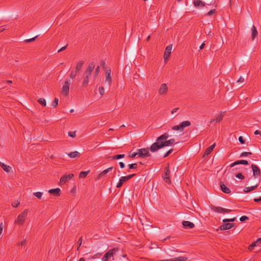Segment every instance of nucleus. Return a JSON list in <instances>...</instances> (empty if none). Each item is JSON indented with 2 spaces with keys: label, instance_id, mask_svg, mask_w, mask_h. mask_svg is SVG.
Masks as SVG:
<instances>
[{
  "label": "nucleus",
  "instance_id": "nucleus-1",
  "mask_svg": "<svg viewBox=\"0 0 261 261\" xmlns=\"http://www.w3.org/2000/svg\"><path fill=\"white\" fill-rule=\"evenodd\" d=\"M169 137L168 133H165L157 138L156 142L153 143L150 147V151L154 152L164 147L171 146L174 144L175 142L174 139H170L167 140Z\"/></svg>",
  "mask_w": 261,
  "mask_h": 261
},
{
  "label": "nucleus",
  "instance_id": "nucleus-2",
  "mask_svg": "<svg viewBox=\"0 0 261 261\" xmlns=\"http://www.w3.org/2000/svg\"><path fill=\"white\" fill-rule=\"evenodd\" d=\"M95 67V63L94 62L90 63L88 66L87 68L85 71V77L83 82L82 85L83 87H87L89 83V78L91 76V73L93 71V69Z\"/></svg>",
  "mask_w": 261,
  "mask_h": 261
},
{
  "label": "nucleus",
  "instance_id": "nucleus-3",
  "mask_svg": "<svg viewBox=\"0 0 261 261\" xmlns=\"http://www.w3.org/2000/svg\"><path fill=\"white\" fill-rule=\"evenodd\" d=\"M29 210L28 209H25L23 211H22L17 217V218L15 220L14 223L16 224H18L19 225H23L25 222V219L27 217L28 213Z\"/></svg>",
  "mask_w": 261,
  "mask_h": 261
},
{
  "label": "nucleus",
  "instance_id": "nucleus-4",
  "mask_svg": "<svg viewBox=\"0 0 261 261\" xmlns=\"http://www.w3.org/2000/svg\"><path fill=\"white\" fill-rule=\"evenodd\" d=\"M191 125V122L189 121H185L181 122L179 125L173 126L172 129L174 130L182 131L187 126Z\"/></svg>",
  "mask_w": 261,
  "mask_h": 261
},
{
  "label": "nucleus",
  "instance_id": "nucleus-5",
  "mask_svg": "<svg viewBox=\"0 0 261 261\" xmlns=\"http://www.w3.org/2000/svg\"><path fill=\"white\" fill-rule=\"evenodd\" d=\"M150 148H141L137 149V153L139 157L141 158H144L146 157L150 156V153L149 152Z\"/></svg>",
  "mask_w": 261,
  "mask_h": 261
},
{
  "label": "nucleus",
  "instance_id": "nucleus-6",
  "mask_svg": "<svg viewBox=\"0 0 261 261\" xmlns=\"http://www.w3.org/2000/svg\"><path fill=\"white\" fill-rule=\"evenodd\" d=\"M251 168L252 169L253 176H254V178L255 179H257V180L258 179H260V176L261 171H260L259 168L256 165L252 164Z\"/></svg>",
  "mask_w": 261,
  "mask_h": 261
},
{
  "label": "nucleus",
  "instance_id": "nucleus-7",
  "mask_svg": "<svg viewBox=\"0 0 261 261\" xmlns=\"http://www.w3.org/2000/svg\"><path fill=\"white\" fill-rule=\"evenodd\" d=\"M170 171L169 169V165H168L167 167L165 168L164 174L163 175V178L166 182L168 184L171 183V180L170 179Z\"/></svg>",
  "mask_w": 261,
  "mask_h": 261
},
{
  "label": "nucleus",
  "instance_id": "nucleus-8",
  "mask_svg": "<svg viewBox=\"0 0 261 261\" xmlns=\"http://www.w3.org/2000/svg\"><path fill=\"white\" fill-rule=\"evenodd\" d=\"M73 177L74 174L73 173H70L68 175H64L60 178V184L61 185H64L66 182L68 181Z\"/></svg>",
  "mask_w": 261,
  "mask_h": 261
},
{
  "label": "nucleus",
  "instance_id": "nucleus-9",
  "mask_svg": "<svg viewBox=\"0 0 261 261\" xmlns=\"http://www.w3.org/2000/svg\"><path fill=\"white\" fill-rule=\"evenodd\" d=\"M212 210L218 213H229L231 212V210L223 208L220 206H213Z\"/></svg>",
  "mask_w": 261,
  "mask_h": 261
},
{
  "label": "nucleus",
  "instance_id": "nucleus-10",
  "mask_svg": "<svg viewBox=\"0 0 261 261\" xmlns=\"http://www.w3.org/2000/svg\"><path fill=\"white\" fill-rule=\"evenodd\" d=\"M172 48V44H170L166 47L165 51L164 52V59L165 62H166L167 60H168V59L171 55V53Z\"/></svg>",
  "mask_w": 261,
  "mask_h": 261
},
{
  "label": "nucleus",
  "instance_id": "nucleus-11",
  "mask_svg": "<svg viewBox=\"0 0 261 261\" xmlns=\"http://www.w3.org/2000/svg\"><path fill=\"white\" fill-rule=\"evenodd\" d=\"M105 84L110 87L112 84V77L111 76V69L107 70L106 73Z\"/></svg>",
  "mask_w": 261,
  "mask_h": 261
},
{
  "label": "nucleus",
  "instance_id": "nucleus-12",
  "mask_svg": "<svg viewBox=\"0 0 261 261\" xmlns=\"http://www.w3.org/2000/svg\"><path fill=\"white\" fill-rule=\"evenodd\" d=\"M168 90V87L166 84H162L159 89V94L164 95L167 94Z\"/></svg>",
  "mask_w": 261,
  "mask_h": 261
},
{
  "label": "nucleus",
  "instance_id": "nucleus-13",
  "mask_svg": "<svg viewBox=\"0 0 261 261\" xmlns=\"http://www.w3.org/2000/svg\"><path fill=\"white\" fill-rule=\"evenodd\" d=\"M70 80L67 81L65 82L64 85L63 86L62 91L65 95L67 96L69 92V86L70 85Z\"/></svg>",
  "mask_w": 261,
  "mask_h": 261
},
{
  "label": "nucleus",
  "instance_id": "nucleus-14",
  "mask_svg": "<svg viewBox=\"0 0 261 261\" xmlns=\"http://www.w3.org/2000/svg\"><path fill=\"white\" fill-rule=\"evenodd\" d=\"M114 249L109 250L108 252H107L104 255L103 257L102 258V261H108L109 259L113 256L114 254Z\"/></svg>",
  "mask_w": 261,
  "mask_h": 261
},
{
  "label": "nucleus",
  "instance_id": "nucleus-15",
  "mask_svg": "<svg viewBox=\"0 0 261 261\" xmlns=\"http://www.w3.org/2000/svg\"><path fill=\"white\" fill-rule=\"evenodd\" d=\"M234 226L233 223H224V224L219 226V229L221 230H228Z\"/></svg>",
  "mask_w": 261,
  "mask_h": 261
},
{
  "label": "nucleus",
  "instance_id": "nucleus-16",
  "mask_svg": "<svg viewBox=\"0 0 261 261\" xmlns=\"http://www.w3.org/2000/svg\"><path fill=\"white\" fill-rule=\"evenodd\" d=\"M113 168V167H110L107 168V169L101 172L97 176V179L99 180V179H101V178L106 176L109 172L112 170Z\"/></svg>",
  "mask_w": 261,
  "mask_h": 261
},
{
  "label": "nucleus",
  "instance_id": "nucleus-17",
  "mask_svg": "<svg viewBox=\"0 0 261 261\" xmlns=\"http://www.w3.org/2000/svg\"><path fill=\"white\" fill-rule=\"evenodd\" d=\"M260 179H258V181L256 182L255 185L251 186L249 187H245L243 190L244 192L245 193H247L252 191L255 190L257 188V187H258L259 183L260 182Z\"/></svg>",
  "mask_w": 261,
  "mask_h": 261
},
{
  "label": "nucleus",
  "instance_id": "nucleus-18",
  "mask_svg": "<svg viewBox=\"0 0 261 261\" xmlns=\"http://www.w3.org/2000/svg\"><path fill=\"white\" fill-rule=\"evenodd\" d=\"M183 227L185 229H191L194 227L195 225L193 223L188 221H184L182 222Z\"/></svg>",
  "mask_w": 261,
  "mask_h": 261
},
{
  "label": "nucleus",
  "instance_id": "nucleus-19",
  "mask_svg": "<svg viewBox=\"0 0 261 261\" xmlns=\"http://www.w3.org/2000/svg\"><path fill=\"white\" fill-rule=\"evenodd\" d=\"M223 117L224 116L223 115V112H221L216 119H212L211 120L210 122V124L213 122H220L222 120Z\"/></svg>",
  "mask_w": 261,
  "mask_h": 261
},
{
  "label": "nucleus",
  "instance_id": "nucleus-20",
  "mask_svg": "<svg viewBox=\"0 0 261 261\" xmlns=\"http://www.w3.org/2000/svg\"><path fill=\"white\" fill-rule=\"evenodd\" d=\"M239 164H243V165H248V162L246 160H238V161H237L233 162V163L229 165V167H233L234 166L239 165Z\"/></svg>",
  "mask_w": 261,
  "mask_h": 261
},
{
  "label": "nucleus",
  "instance_id": "nucleus-21",
  "mask_svg": "<svg viewBox=\"0 0 261 261\" xmlns=\"http://www.w3.org/2000/svg\"><path fill=\"white\" fill-rule=\"evenodd\" d=\"M194 6L198 8L200 6L201 7H204L206 5V4L205 2H202L201 0H194L193 2Z\"/></svg>",
  "mask_w": 261,
  "mask_h": 261
},
{
  "label": "nucleus",
  "instance_id": "nucleus-22",
  "mask_svg": "<svg viewBox=\"0 0 261 261\" xmlns=\"http://www.w3.org/2000/svg\"><path fill=\"white\" fill-rule=\"evenodd\" d=\"M49 193L55 195V196H60V192L61 190L60 188H56V189H52L48 191Z\"/></svg>",
  "mask_w": 261,
  "mask_h": 261
},
{
  "label": "nucleus",
  "instance_id": "nucleus-23",
  "mask_svg": "<svg viewBox=\"0 0 261 261\" xmlns=\"http://www.w3.org/2000/svg\"><path fill=\"white\" fill-rule=\"evenodd\" d=\"M128 180L127 179L126 176H122L120 178L119 180V181L116 186V187L117 188H120L122 187L123 184L127 181Z\"/></svg>",
  "mask_w": 261,
  "mask_h": 261
},
{
  "label": "nucleus",
  "instance_id": "nucleus-24",
  "mask_svg": "<svg viewBox=\"0 0 261 261\" xmlns=\"http://www.w3.org/2000/svg\"><path fill=\"white\" fill-rule=\"evenodd\" d=\"M220 187L221 190L225 193L229 194L231 191L222 182H220Z\"/></svg>",
  "mask_w": 261,
  "mask_h": 261
},
{
  "label": "nucleus",
  "instance_id": "nucleus-25",
  "mask_svg": "<svg viewBox=\"0 0 261 261\" xmlns=\"http://www.w3.org/2000/svg\"><path fill=\"white\" fill-rule=\"evenodd\" d=\"M259 244H261V238L258 239L255 242H252V243L248 247L249 250H252L253 248Z\"/></svg>",
  "mask_w": 261,
  "mask_h": 261
},
{
  "label": "nucleus",
  "instance_id": "nucleus-26",
  "mask_svg": "<svg viewBox=\"0 0 261 261\" xmlns=\"http://www.w3.org/2000/svg\"><path fill=\"white\" fill-rule=\"evenodd\" d=\"M216 146V144L214 143L211 146H209L206 149L204 153V156L208 155L209 154H210L212 151L213 150L215 146Z\"/></svg>",
  "mask_w": 261,
  "mask_h": 261
},
{
  "label": "nucleus",
  "instance_id": "nucleus-27",
  "mask_svg": "<svg viewBox=\"0 0 261 261\" xmlns=\"http://www.w3.org/2000/svg\"><path fill=\"white\" fill-rule=\"evenodd\" d=\"M0 166L7 173L9 172L11 169V167L10 166L7 165L1 162H0Z\"/></svg>",
  "mask_w": 261,
  "mask_h": 261
},
{
  "label": "nucleus",
  "instance_id": "nucleus-28",
  "mask_svg": "<svg viewBox=\"0 0 261 261\" xmlns=\"http://www.w3.org/2000/svg\"><path fill=\"white\" fill-rule=\"evenodd\" d=\"M251 38L254 40L258 34L257 31L254 25H253L251 28Z\"/></svg>",
  "mask_w": 261,
  "mask_h": 261
},
{
  "label": "nucleus",
  "instance_id": "nucleus-29",
  "mask_svg": "<svg viewBox=\"0 0 261 261\" xmlns=\"http://www.w3.org/2000/svg\"><path fill=\"white\" fill-rule=\"evenodd\" d=\"M68 155L70 158H75L80 156V153L77 151L71 152L68 154Z\"/></svg>",
  "mask_w": 261,
  "mask_h": 261
},
{
  "label": "nucleus",
  "instance_id": "nucleus-30",
  "mask_svg": "<svg viewBox=\"0 0 261 261\" xmlns=\"http://www.w3.org/2000/svg\"><path fill=\"white\" fill-rule=\"evenodd\" d=\"M83 64L84 62L83 61H79V62H77L75 68V71L77 72H78L81 70Z\"/></svg>",
  "mask_w": 261,
  "mask_h": 261
},
{
  "label": "nucleus",
  "instance_id": "nucleus-31",
  "mask_svg": "<svg viewBox=\"0 0 261 261\" xmlns=\"http://www.w3.org/2000/svg\"><path fill=\"white\" fill-rule=\"evenodd\" d=\"M89 172L90 170L81 172L79 174V178L86 177Z\"/></svg>",
  "mask_w": 261,
  "mask_h": 261
},
{
  "label": "nucleus",
  "instance_id": "nucleus-32",
  "mask_svg": "<svg viewBox=\"0 0 261 261\" xmlns=\"http://www.w3.org/2000/svg\"><path fill=\"white\" fill-rule=\"evenodd\" d=\"M125 156V155L124 154H117L115 155H114L112 157V160H117L123 158Z\"/></svg>",
  "mask_w": 261,
  "mask_h": 261
},
{
  "label": "nucleus",
  "instance_id": "nucleus-33",
  "mask_svg": "<svg viewBox=\"0 0 261 261\" xmlns=\"http://www.w3.org/2000/svg\"><path fill=\"white\" fill-rule=\"evenodd\" d=\"M38 102L42 106L44 107L46 106V100L43 98H40L38 99Z\"/></svg>",
  "mask_w": 261,
  "mask_h": 261
},
{
  "label": "nucleus",
  "instance_id": "nucleus-34",
  "mask_svg": "<svg viewBox=\"0 0 261 261\" xmlns=\"http://www.w3.org/2000/svg\"><path fill=\"white\" fill-rule=\"evenodd\" d=\"M33 195L36 196L38 199H41L43 195V193L40 192H34Z\"/></svg>",
  "mask_w": 261,
  "mask_h": 261
},
{
  "label": "nucleus",
  "instance_id": "nucleus-35",
  "mask_svg": "<svg viewBox=\"0 0 261 261\" xmlns=\"http://www.w3.org/2000/svg\"><path fill=\"white\" fill-rule=\"evenodd\" d=\"M129 169H136L138 167V164L137 163H133L131 164H129L128 165Z\"/></svg>",
  "mask_w": 261,
  "mask_h": 261
},
{
  "label": "nucleus",
  "instance_id": "nucleus-36",
  "mask_svg": "<svg viewBox=\"0 0 261 261\" xmlns=\"http://www.w3.org/2000/svg\"><path fill=\"white\" fill-rule=\"evenodd\" d=\"M58 101H59L58 98H57L56 97L55 98L54 100V101H53V102L52 103V106H53V108H56L58 106Z\"/></svg>",
  "mask_w": 261,
  "mask_h": 261
},
{
  "label": "nucleus",
  "instance_id": "nucleus-37",
  "mask_svg": "<svg viewBox=\"0 0 261 261\" xmlns=\"http://www.w3.org/2000/svg\"><path fill=\"white\" fill-rule=\"evenodd\" d=\"M77 73L76 71H72L70 74V79L73 80L75 77Z\"/></svg>",
  "mask_w": 261,
  "mask_h": 261
},
{
  "label": "nucleus",
  "instance_id": "nucleus-38",
  "mask_svg": "<svg viewBox=\"0 0 261 261\" xmlns=\"http://www.w3.org/2000/svg\"><path fill=\"white\" fill-rule=\"evenodd\" d=\"M236 220V218H233L231 219H225L223 220V222L224 223L226 222H234Z\"/></svg>",
  "mask_w": 261,
  "mask_h": 261
},
{
  "label": "nucleus",
  "instance_id": "nucleus-39",
  "mask_svg": "<svg viewBox=\"0 0 261 261\" xmlns=\"http://www.w3.org/2000/svg\"><path fill=\"white\" fill-rule=\"evenodd\" d=\"M68 135L69 137H71L72 138H74L76 136V132L75 131H74V132L69 131L68 133Z\"/></svg>",
  "mask_w": 261,
  "mask_h": 261
},
{
  "label": "nucleus",
  "instance_id": "nucleus-40",
  "mask_svg": "<svg viewBox=\"0 0 261 261\" xmlns=\"http://www.w3.org/2000/svg\"><path fill=\"white\" fill-rule=\"evenodd\" d=\"M138 155L137 152H132V151H130L128 154V156L131 158H134L136 156Z\"/></svg>",
  "mask_w": 261,
  "mask_h": 261
},
{
  "label": "nucleus",
  "instance_id": "nucleus-41",
  "mask_svg": "<svg viewBox=\"0 0 261 261\" xmlns=\"http://www.w3.org/2000/svg\"><path fill=\"white\" fill-rule=\"evenodd\" d=\"M252 153L250 152H243L240 154V157L247 156L248 155L251 154Z\"/></svg>",
  "mask_w": 261,
  "mask_h": 261
},
{
  "label": "nucleus",
  "instance_id": "nucleus-42",
  "mask_svg": "<svg viewBox=\"0 0 261 261\" xmlns=\"http://www.w3.org/2000/svg\"><path fill=\"white\" fill-rule=\"evenodd\" d=\"M216 10L215 9H212L206 13V15L211 16V15L215 14L216 13Z\"/></svg>",
  "mask_w": 261,
  "mask_h": 261
},
{
  "label": "nucleus",
  "instance_id": "nucleus-43",
  "mask_svg": "<svg viewBox=\"0 0 261 261\" xmlns=\"http://www.w3.org/2000/svg\"><path fill=\"white\" fill-rule=\"evenodd\" d=\"M173 151V149H171L169 150L168 151H167L164 155V158H166L170 154H171Z\"/></svg>",
  "mask_w": 261,
  "mask_h": 261
},
{
  "label": "nucleus",
  "instance_id": "nucleus-44",
  "mask_svg": "<svg viewBox=\"0 0 261 261\" xmlns=\"http://www.w3.org/2000/svg\"><path fill=\"white\" fill-rule=\"evenodd\" d=\"M236 177L240 179H243L244 178V176L241 173H237Z\"/></svg>",
  "mask_w": 261,
  "mask_h": 261
},
{
  "label": "nucleus",
  "instance_id": "nucleus-45",
  "mask_svg": "<svg viewBox=\"0 0 261 261\" xmlns=\"http://www.w3.org/2000/svg\"><path fill=\"white\" fill-rule=\"evenodd\" d=\"M37 37H38V36H36L32 38L25 40L24 42L26 43H29V42H32L33 41H34L36 39V38H37Z\"/></svg>",
  "mask_w": 261,
  "mask_h": 261
},
{
  "label": "nucleus",
  "instance_id": "nucleus-46",
  "mask_svg": "<svg viewBox=\"0 0 261 261\" xmlns=\"http://www.w3.org/2000/svg\"><path fill=\"white\" fill-rule=\"evenodd\" d=\"M99 70H100L99 66H97V67L95 69V72H94V76L95 77H97V76L98 75L99 72Z\"/></svg>",
  "mask_w": 261,
  "mask_h": 261
},
{
  "label": "nucleus",
  "instance_id": "nucleus-47",
  "mask_svg": "<svg viewBox=\"0 0 261 261\" xmlns=\"http://www.w3.org/2000/svg\"><path fill=\"white\" fill-rule=\"evenodd\" d=\"M99 92L101 95H103L105 94V89L103 87H100L99 88Z\"/></svg>",
  "mask_w": 261,
  "mask_h": 261
},
{
  "label": "nucleus",
  "instance_id": "nucleus-48",
  "mask_svg": "<svg viewBox=\"0 0 261 261\" xmlns=\"http://www.w3.org/2000/svg\"><path fill=\"white\" fill-rule=\"evenodd\" d=\"M248 219H249V218L246 216H243L241 217V218H240V220L242 222H243L245 220H247Z\"/></svg>",
  "mask_w": 261,
  "mask_h": 261
},
{
  "label": "nucleus",
  "instance_id": "nucleus-49",
  "mask_svg": "<svg viewBox=\"0 0 261 261\" xmlns=\"http://www.w3.org/2000/svg\"><path fill=\"white\" fill-rule=\"evenodd\" d=\"M82 237H81L78 242H77V244L79 245L78 247H77V250H79V248L80 247V246H81L82 245Z\"/></svg>",
  "mask_w": 261,
  "mask_h": 261
},
{
  "label": "nucleus",
  "instance_id": "nucleus-50",
  "mask_svg": "<svg viewBox=\"0 0 261 261\" xmlns=\"http://www.w3.org/2000/svg\"><path fill=\"white\" fill-rule=\"evenodd\" d=\"M239 141L241 144H244L245 143V140L242 136L239 137Z\"/></svg>",
  "mask_w": 261,
  "mask_h": 261
},
{
  "label": "nucleus",
  "instance_id": "nucleus-51",
  "mask_svg": "<svg viewBox=\"0 0 261 261\" xmlns=\"http://www.w3.org/2000/svg\"><path fill=\"white\" fill-rule=\"evenodd\" d=\"M135 175H136V174H133L128 175H127L125 176H126L127 179L128 180L130 179H131L132 178H133L134 176H135Z\"/></svg>",
  "mask_w": 261,
  "mask_h": 261
},
{
  "label": "nucleus",
  "instance_id": "nucleus-52",
  "mask_svg": "<svg viewBox=\"0 0 261 261\" xmlns=\"http://www.w3.org/2000/svg\"><path fill=\"white\" fill-rule=\"evenodd\" d=\"M19 204V202H18V201L17 202H13L12 203V205L14 207H17L18 205Z\"/></svg>",
  "mask_w": 261,
  "mask_h": 261
},
{
  "label": "nucleus",
  "instance_id": "nucleus-53",
  "mask_svg": "<svg viewBox=\"0 0 261 261\" xmlns=\"http://www.w3.org/2000/svg\"><path fill=\"white\" fill-rule=\"evenodd\" d=\"M3 227V223L1 222L0 224V234L2 233Z\"/></svg>",
  "mask_w": 261,
  "mask_h": 261
},
{
  "label": "nucleus",
  "instance_id": "nucleus-54",
  "mask_svg": "<svg viewBox=\"0 0 261 261\" xmlns=\"http://www.w3.org/2000/svg\"><path fill=\"white\" fill-rule=\"evenodd\" d=\"M119 164L120 165V167L121 168H124V167H125V165L124 164V163L122 162H120L119 163Z\"/></svg>",
  "mask_w": 261,
  "mask_h": 261
},
{
  "label": "nucleus",
  "instance_id": "nucleus-55",
  "mask_svg": "<svg viewBox=\"0 0 261 261\" xmlns=\"http://www.w3.org/2000/svg\"><path fill=\"white\" fill-rule=\"evenodd\" d=\"M244 81V79L243 77H242V76H241L239 79L237 81V82L238 83H239V82H243Z\"/></svg>",
  "mask_w": 261,
  "mask_h": 261
},
{
  "label": "nucleus",
  "instance_id": "nucleus-56",
  "mask_svg": "<svg viewBox=\"0 0 261 261\" xmlns=\"http://www.w3.org/2000/svg\"><path fill=\"white\" fill-rule=\"evenodd\" d=\"M67 46V45H65V46H64L62 47L61 49H60L58 50V52H60V51H63V50H64L66 48Z\"/></svg>",
  "mask_w": 261,
  "mask_h": 261
},
{
  "label": "nucleus",
  "instance_id": "nucleus-57",
  "mask_svg": "<svg viewBox=\"0 0 261 261\" xmlns=\"http://www.w3.org/2000/svg\"><path fill=\"white\" fill-rule=\"evenodd\" d=\"M254 201L256 202H258L261 201V197H260L258 198H255L254 199Z\"/></svg>",
  "mask_w": 261,
  "mask_h": 261
},
{
  "label": "nucleus",
  "instance_id": "nucleus-58",
  "mask_svg": "<svg viewBox=\"0 0 261 261\" xmlns=\"http://www.w3.org/2000/svg\"><path fill=\"white\" fill-rule=\"evenodd\" d=\"M178 109H179L178 108L173 109L171 111V113L174 114V113H176Z\"/></svg>",
  "mask_w": 261,
  "mask_h": 261
},
{
  "label": "nucleus",
  "instance_id": "nucleus-59",
  "mask_svg": "<svg viewBox=\"0 0 261 261\" xmlns=\"http://www.w3.org/2000/svg\"><path fill=\"white\" fill-rule=\"evenodd\" d=\"M254 134L255 135H260L261 136V131L259 130H256L255 132H254Z\"/></svg>",
  "mask_w": 261,
  "mask_h": 261
},
{
  "label": "nucleus",
  "instance_id": "nucleus-60",
  "mask_svg": "<svg viewBox=\"0 0 261 261\" xmlns=\"http://www.w3.org/2000/svg\"><path fill=\"white\" fill-rule=\"evenodd\" d=\"M26 243V240H24L22 241H21L20 243H19V245H24Z\"/></svg>",
  "mask_w": 261,
  "mask_h": 261
},
{
  "label": "nucleus",
  "instance_id": "nucleus-61",
  "mask_svg": "<svg viewBox=\"0 0 261 261\" xmlns=\"http://www.w3.org/2000/svg\"><path fill=\"white\" fill-rule=\"evenodd\" d=\"M215 0H212L211 2H210V3H207V4L208 5H211L215 4Z\"/></svg>",
  "mask_w": 261,
  "mask_h": 261
},
{
  "label": "nucleus",
  "instance_id": "nucleus-62",
  "mask_svg": "<svg viewBox=\"0 0 261 261\" xmlns=\"http://www.w3.org/2000/svg\"><path fill=\"white\" fill-rule=\"evenodd\" d=\"M204 46H205V43L203 42L200 46V47H199L200 49H202L204 47Z\"/></svg>",
  "mask_w": 261,
  "mask_h": 261
},
{
  "label": "nucleus",
  "instance_id": "nucleus-63",
  "mask_svg": "<svg viewBox=\"0 0 261 261\" xmlns=\"http://www.w3.org/2000/svg\"><path fill=\"white\" fill-rule=\"evenodd\" d=\"M101 66H102L103 67H104V66H105V61H102L101 62Z\"/></svg>",
  "mask_w": 261,
  "mask_h": 261
},
{
  "label": "nucleus",
  "instance_id": "nucleus-64",
  "mask_svg": "<svg viewBox=\"0 0 261 261\" xmlns=\"http://www.w3.org/2000/svg\"><path fill=\"white\" fill-rule=\"evenodd\" d=\"M79 261H85V259L83 257H81L80 258V259L79 260Z\"/></svg>",
  "mask_w": 261,
  "mask_h": 261
}]
</instances>
